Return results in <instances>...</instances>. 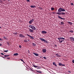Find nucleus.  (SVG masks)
Segmentation results:
<instances>
[{"instance_id": "1", "label": "nucleus", "mask_w": 74, "mask_h": 74, "mask_svg": "<svg viewBox=\"0 0 74 74\" xmlns=\"http://www.w3.org/2000/svg\"><path fill=\"white\" fill-rule=\"evenodd\" d=\"M66 10H64V9L62 8H60L58 10V12H57L56 13V14H58V15H65V13L64 12H62L61 13L60 12H61L62 11V12H64Z\"/></svg>"}, {"instance_id": "2", "label": "nucleus", "mask_w": 74, "mask_h": 74, "mask_svg": "<svg viewBox=\"0 0 74 74\" xmlns=\"http://www.w3.org/2000/svg\"><path fill=\"white\" fill-rule=\"evenodd\" d=\"M29 27L32 30H36V27H35L34 26L29 25Z\"/></svg>"}, {"instance_id": "3", "label": "nucleus", "mask_w": 74, "mask_h": 74, "mask_svg": "<svg viewBox=\"0 0 74 74\" xmlns=\"http://www.w3.org/2000/svg\"><path fill=\"white\" fill-rule=\"evenodd\" d=\"M40 40H41V41H44L45 42H46V43H49V42H48L47 40H45V39L42 38H39Z\"/></svg>"}, {"instance_id": "4", "label": "nucleus", "mask_w": 74, "mask_h": 74, "mask_svg": "<svg viewBox=\"0 0 74 74\" xmlns=\"http://www.w3.org/2000/svg\"><path fill=\"white\" fill-rule=\"evenodd\" d=\"M19 37H21V38H25V36L24 35L22 34H19Z\"/></svg>"}, {"instance_id": "5", "label": "nucleus", "mask_w": 74, "mask_h": 74, "mask_svg": "<svg viewBox=\"0 0 74 74\" xmlns=\"http://www.w3.org/2000/svg\"><path fill=\"white\" fill-rule=\"evenodd\" d=\"M27 36H28V37H29L31 38H32V39H34V37L33 36H32L31 35H30L28 34H27Z\"/></svg>"}, {"instance_id": "6", "label": "nucleus", "mask_w": 74, "mask_h": 74, "mask_svg": "<svg viewBox=\"0 0 74 74\" xmlns=\"http://www.w3.org/2000/svg\"><path fill=\"white\" fill-rule=\"evenodd\" d=\"M33 21H34V19H32L29 21V24H32V23L33 22Z\"/></svg>"}, {"instance_id": "7", "label": "nucleus", "mask_w": 74, "mask_h": 74, "mask_svg": "<svg viewBox=\"0 0 74 74\" xmlns=\"http://www.w3.org/2000/svg\"><path fill=\"white\" fill-rule=\"evenodd\" d=\"M41 33L42 34H47V31H42Z\"/></svg>"}, {"instance_id": "8", "label": "nucleus", "mask_w": 74, "mask_h": 74, "mask_svg": "<svg viewBox=\"0 0 74 74\" xmlns=\"http://www.w3.org/2000/svg\"><path fill=\"white\" fill-rule=\"evenodd\" d=\"M29 31L31 33H33V29H30V28H29Z\"/></svg>"}, {"instance_id": "9", "label": "nucleus", "mask_w": 74, "mask_h": 74, "mask_svg": "<svg viewBox=\"0 0 74 74\" xmlns=\"http://www.w3.org/2000/svg\"><path fill=\"white\" fill-rule=\"evenodd\" d=\"M58 18H59L60 19H63V20H65V19L64 18H63L61 17H60V16H58Z\"/></svg>"}, {"instance_id": "10", "label": "nucleus", "mask_w": 74, "mask_h": 74, "mask_svg": "<svg viewBox=\"0 0 74 74\" xmlns=\"http://www.w3.org/2000/svg\"><path fill=\"white\" fill-rule=\"evenodd\" d=\"M46 51H47V49H42V52H43L44 53H45Z\"/></svg>"}, {"instance_id": "11", "label": "nucleus", "mask_w": 74, "mask_h": 74, "mask_svg": "<svg viewBox=\"0 0 74 74\" xmlns=\"http://www.w3.org/2000/svg\"><path fill=\"white\" fill-rule=\"evenodd\" d=\"M56 55L57 57H60L61 56L58 54H56Z\"/></svg>"}, {"instance_id": "12", "label": "nucleus", "mask_w": 74, "mask_h": 74, "mask_svg": "<svg viewBox=\"0 0 74 74\" xmlns=\"http://www.w3.org/2000/svg\"><path fill=\"white\" fill-rule=\"evenodd\" d=\"M33 54L35 56H38V54H37L34 52L33 53Z\"/></svg>"}, {"instance_id": "13", "label": "nucleus", "mask_w": 74, "mask_h": 74, "mask_svg": "<svg viewBox=\"0 0 74 74\" xmlns=\"http://www.w3.org/2000/svg\"><path fill=\"white\" fill-rule=\"evenodd\" d=\"M13 55L14 56H18V53H15L13 54Z\"/></svg>"}, {"instance_id": "14", "label": "nucleus", "mask_w": 74, "mask_h": 74, "mask_svg": "<svg viewBox=\"0 0 74 74\" xmlns=\"http://www.w3.org/2000/svg\"><path fill=\"white\" fill-rule=\"evenodd\" d=\"M30 7L31 8H35L36 7V6L35 5H32L31 6H30Z\"/></svg>"}, {"instance_id": "15", "label": "nucleus", "mask_w": 74, "mask_h": 74, "mask_svg": "<svg viewBox=\"0 0 74 74\" xmlns=\"http://www.w3.org/2000/svg\"><path fill=\"white\" fill-rule=\"evenodd\" d=\"M53 65H54L55 66H56V67L57 66V65H56V64H55V62H53Z\"/></svg>"}, {"instance_id": "16", "label": "nucleus", "mask_w": 74, "mask_h": 74, "mask_svg": "<svg viewBox=\"0 0 74 74\" xmlns=\"http://www.w3.org/2000/svg\"><path fill=\"white\" fill-rule=\"evenodd\" d=\"M68 23L69 24V25H71L73 24V23L70 22H68Z\"/></svg>"}, {"instance_id": "17", "label": "nucleus", "mask_w": 74, "mask_h": 74, "mask_svg": "<svg viewBox=\"0 0 74 74\" xmlns=\"http://www.w3.org/2000/svg\"><path fill=\"white\" fill-rule=\"evenodd\" d=\"M33 66L35 67V68H37V67H39L38 66H35V65H34L33 64Z\"/></svg>"}, {"instance_id": "18", "label": "nucleus", "mask_w": 74, "mask_h": 74, "mask_svg": "<svg viewBox=\"0 0 74 74\" xmlns=\"http://www.w3.org/2000/svg\"><path fill=\"white\" fill-rule=\"evenodd\" d=\"M51 11H53V10H55V8H53L52 7L51 8Z\"/></svg>"}, {"instance_id": "19", "label": "nucleus", "mask_w": 74, "mask_h": 74, "mask_svg": "<svg viewBox=\"0 0 74 74\" xmlns=\"http://www.w3.org/2000/svg\"><path fill=\"white\" fill-rule=\"evenodd\" d=\"M62 64L61 63H58V65L59 66H62Z\"/></svg>"}, {"instance_id": "20", "label": "nucleus", "mask_w": 74, "mask_h": 74, "mask_svg": "<svg viewBox=\"0 0 74 74\" xmlns=\"http://www.w3.org/2000/svg\"><path fill=\"white\" fill-rule=\"evenodd\" d=\"M10 55H5L4 56V57H8Z\"/></svg>"}, {"instance_id": "21", "label": "nucleus", "mask_w": 74, "mask_h": 74, "mask_svg": "<svg viewBox=\"0 0 74 74\" xmlns=\"http://www.w3.org/2000/svg\"><path fill=\"white\" fill-rule=\"evenodd\" d=\"M20 60H21V62H23V63H25V62H24V61H23V60H22V59H20Z\"/></svg>"}, {"instance_id": "22", "label": "nucleus", "mask_w": 74, "mask_h": 74, "mask_svg": "<svg viewBox=\"0 0 74 74\" xmlns=\"http://www.w3.org/2000/svg\"><path fill=\"white\" fill-rule=\"evenodd\" d=\"M32 45L34 46H36V44H35L34 43H32Z\"/></svg>"}, {"instance_id": "23", "label": "nucleus", "mask_w": 74, "mask_h": 74, "mask_svg": "<svg viewBox=\"0 0 74 74\" xmlns=\"http://www.w3.org/2000/svg\"><path fill=\"white\" fill-rule=\"evenodd\" d=\"M24 41L25 42H27V40L26 39H25L24 40Z\"/></svg>"}, {"instance_id": "24", "label": "nucleus", "mask_w": 74, "mask_h": 74, "mask_svg": "<svg viewBox=\"0 0 74 74\" xmlns=\"http://www.w3.org/2000/svg\"><path fill=\"white\" fill-rule=\"evenodd\" d=\"M69 32H70V33H73L74 31L73 30H70L69 31Z\"/></svg>"}, {"instance_id": "25", "label": "nucleus", "mask_w": 74, "mask_h": 74, "mask_svg": "<svg viewBox=\"0 0 74 74\" xmlns=\"http://www.w3.org/2000/svg\"><path fill=\"white\" fill-rule=\"evenodd\" d=\"M7 44H8V46H9V45H10V44H9L10 43V42H7Z\"/></svg>"}, {"instance_id": "26", "label": "nucleus", "mask_w": 74, "mask_h": 74, "mask_svg": "<svg viewBox=\"0 0 74 74\" xmlns=\"http://www.w3.org/2000/svg\"><path fill=\"white\" fill-rule=\"evenodd\" d=\"M58 39L59 40H62V38L60 37L58 38Z\"/></svg>"}, {"instance_id": "27", "label": "nucleus", "mask_w": 74, "mask_h": 74, "mask_svg": "<svg viewBox=\"0 0 74 74\" xmlns=\"http://www.w3.org/2000/svg\"><path fill=\"white\" fill-rule=\"evenodd\" d=\"M59 41L60 42V43H62V42H63V41H62V40H59Z\"/></svg>"}, {"instance_id": "28", "label": "nucleus", "mask_w": 74, "mask_h": 74, "mask_svg": "<svg viewBox=\"0 0 74 74\" xmlns=\"http://www.w3.org/2000/svg\"><path fill=\"white\" fill-rule=\"evenodd\" d=\"M5 52H8V50H5L4 51Z\"/></svg>"}, {"instance_id": "29", "label": "nucleus", "mask_w": 74, "mask_h": 74, "mask_svg": "<svg viewBox=\"0 0 74 74\" xmlns=\"http://www.w3.org/2000/svg\"><path fill=\"white\" fill-rule=\"evenodd\" d=\"M73 38L72 37L69 38V39H70V40H71V39H73Z\"/></svg>"}, {"instance_id": "30", "label": "nucleus", "mask_w": 74, "mask_h": 74, "mask_svg": "<svg viewBox=\"0 0 74 74\" xmlns=\"http://www.w3.org/2000/svg\"><path fill=\"white\" fill-rule=\"evenodd\" d=\"M37 72H38V73H41V71H37Z\"/></svg>"}, {"instance_id": "31", "label": "nucleus", "mask_w": 74, "mask_h": 74, "mask_svg": "<svg viewBox=\"0 0 74 74\" xmlns=\"http://www.w3.org/2000/svg\"><path fill=\"white\" fill-rule=\"evenodd\" d=\"M27 1L28 3H30V0H27Z\"/></svg>"}, {"instance_id": "32", "label": "nucleus", "mask_w": 74, "mask_h": 74, "mask_svg": "<svg viewBox=\"0 0 74 74\" xmlns=\"http://www.w3.org/2000/svg\"><path fill=\"white\" fill-rule=\"evenodd\" d=\"M3 38H4V39H7V38H6V37L5 36L3 37Z\"/></svg>"}, {"instance_id": "33", "label": "nucleus", "mask_w": 74, "mask_h": 74, "mask_svg": "<svg viewBox=\"0 0 74 74\" xmlns=\"http://www.w3.org/2000/svg\"><path fill=\"white\" fill-rule=\"evenodd\" d=\"M61 39H62V40H64L65 38H64L62 37V38H61Z\"/></svg>"}, {"instance_id": "34", "label": "nucleus", "mask_w": 74, "mask_h": 74, "mask_svg": "<svg viewBox=\"0 0 74 74\" xmlns=\"http://www.w3.org/2000/svg\"><path fill=\"white\" fill-rule=\"evenodd\" d=\"M62 66H65V65L64 64H62Z\"/></svg>"}, {"instance_id": "35", "label": "nucleus", "mask_w": 74, "mask_h": 74, "mask_svg": "<svg viewBox=\"0 0 74 74\" xmlns=\"http://www.w3.org/2000/svg\"><path fill=\"white\" fill-rule=\"evenodd\" d=\"M14 34H17V33H15V32H14L13 33Z\"/></svg>"}, {"instance_id": "36", "label": "nucleus", "mask_w": 74, "mask_h": 74, "mask_svg": "<svg viewBox=\"0 0 74 74\" xmlns=\"http://www.w3.org/2000/svg\"><path fill=\"white\" fill-rule=\"evenodd\" d=\"M72 62L73 63H74V60H72Z\"/></svg>"}, {"instance_id": "37", "label": "nucleus", "mask_w": 74, "mask_h": 74, "mask_svg": "<svg viewBox=\"0 0 74 74\" xmlns=\"http://www.w3.org/2000/svg\"><path fill=\"white\" fill-rule=\"evenodd\" d=\"M61 23L62 24H64V23H63V22H61Z\"/></svg>"}, {"instance_id": "38", "label": "nucleus", "mask_w": 74, "mask_h": 74, "mask_svg": "<svg viewBox=\"0 0 74 74\" xmlns=\"http://www.w3.org/2000/svg\"><path fill=\"white\" fill-rule=\"evenodd\" d=\"M71 5H74V4H73V3H71Z\"/></svg>"}, {"instance_id": "39", "label": "nucleus", "mask_w": 74, "mask_h": 74, "mask_svg": "<svg viewBox=\"0 0 74 74\" xmlns=\"http://www.w3.org/2000/svg\"><path fill=\"white\" fill-rule=\"evenodd\" d=\"M43 58L44 59H47V58H46V57H43Z\"/></svg>"}, {"instance_id": "40", "label": "nucleus", "mask_w": 74, "mask_h": 74, "mask_svg": "<svg viewBox=\"0 0 74 74\" xmlns=\"http://www.w3.org/2000/svg\"><path fill=\"white\" fill-rule=\"evenodd\" d=\"M19 48H21V45H20L19 46Z\"/></svg>"}, {"instance_id": "41", "label": "nucleus", "mask_w": 74, "mask_h": 74, "mask_svg": "<svg viewBox=\"0 0 74 74\" xmlns=\"http://www.w3.org/2000/svg\"><path fill=\"white\" fill-rule=\"evenodd\" d=\"M54 46L55 47H57V45H54Z\"/></svg>"}, {"instance_id": "42", "label": "nucleus", "mask_w": 74, "mask_h": 74, "mask_svg": "<svg viewBox=\"0 0 74 74\" xmlns=\"http://www.w3.org/2000/svg\"><path fill=\"white\" fill-rule=\"evenodd\" d=\"M6 59H10V58L7 57L6 58Z\"/></svg>"}, {"instance_id": "43", "label": "nucleus", "mask_w": 74, "mask_h": 74, "mask_svg": "<svg viewBox=\"0 0 74 74\" xmlns=\"http://www.w3.org/2000/svg\"><path fill=\"white\" fill-rule=\"evenodd\" d=\"M0 41H3V40L1 39V38H0Z\"/></svg>"}, {"instance_id": "44", "label": "nucleus", "mask_w": 74, "mask_h": 74, "mask_svg": "<svg viewBox=\"0 0 74 74\" xmlns=\"http://www.w3.org/2000/svg\"><path fill=\"white\" fill-rule=\"evenodd\" d=\"M72 40L73 41H74V38H73V39H72Z\"/></svg>"}, {"instance_id": "45", "label": "nucleus", "mask_w": 74, "mask_h": 74, "mask_svg": "<svg viewBox=\"0 0 74 74\" xmlns=\"http://www.w3.org/2000/svg\"><path fill=\"white\" fill-rule=\"evenodd\" d=\"M28 52L29 53H30V51H29V50H28Z\"/></svg>"}, {"instance_id": "46", "label": "nucleus", "mask_w": 74, "mask_h": 74, "mask_svg": "<svg viewBox=\"0 0 74 74\" xmlns=\"http://www.w3.org/2000/svg\"><path fill=\"white\" fill-rule=\"evenodd\" d=\"M0 46H2V44L1 43H0Z\"/></svg>"}, {"instance_id": "47", "label": "nucleus", "mask_w": 74, "mask_h": 74, "mask_svg": "<svg viewBox=\"0 0 74 74\" xmlns=\"http://www.w3.org/2000/svg\"><path fill=\"white\" fill-rule=\"evenodd\" d=\"M1 55H4V54H3V53H1Z\"/></svg>"}, {"instance_id": "48", "label": "nucleus", "mask_w": 74, "mask_h": 74, "mask_svg": "<svg viewBox=\"0 0 74 74\" xmlns=\"http://www.w3.org/2000/svg\"><path fill=\"white\" fill-rule=\"evenodd\" d=\"M2 58H4V59H5V58L4 57H2Z\"/></svg>"}, {"instance_id": "49", "label": "nucleus", "mask_w": 74, "mask_h": 74, "mask_svg": "<svg viewBox=\"0 0 74 74\" xmlns=\"http://www.w3.org/2000/svg\"><path fill=\"white\" fill-rule=\"evenodd\" d=\"M40 69V67L37 68V69Z\"/></svg>"}, {"instance_id": "50", "label": "nucleus", "mask_w": 74, "mask_h": 74, "mask_svg": "<svg viewBox=\"0 0 74 74\" xmlns=\"http://www.w3.org/2000/svg\"><path fill=\"white\" fill-rule=\"evenodd\" d=\"M53 13L54 14H55V12H53Z\"/></svg>"}, {"instance_id": "51", "label": "nucleus", "mask_w": 74, "mask_h": 74, "mask_svg": "<svg viewBox=\"0 0 74 74\" xmlns=\"http://www.w3.org/2000/svg\"><path fill=\"white\" fill-rule=\"evenodd\" d=\"M0 29H1V27H0Z\"/></svg>"}, {"instance_id": "52", "label": "nucleus", "mask_w": 74, "mask_h": 74, "mask_svg": "<svg viewBox=\"0 0 74 74\" xmlns=\"http://www.w3.org/2000/svg\"><path fill=\"white\" fill-rule=\"evenodd\" d=\"M69 73H71V72H70V71H69Z\"/></svg>"}, {"instance_id": "53", "label": "nucleus", "mask_w": 74, "mask_h": 74, "mask_svg": "<svg viewBox=\"0 0 74 74\" xmlns=\"http://www.w3.org/2000/svg\"><path fill=\"white\" fill-rule=\"evenodd\" d=\"M3 1H5V0H3Z\"/></svg>"}, {"instance_id": "54", "label": "nucleus", "mask_w": 74, "mask_h": 74, "mask_svg": "<svg viewBox=\"0 0 74 74\" xmlns=\"http://www.w3.org/2000/svg\"><path fill=\"white\" fill-rule=\"evenodd\" d=\"M62 41H64V40H62Z\"/></svg>"}, {"instance_id": "55", "label": "nucleus", "mask_w": 74, "mask_h": 74, "mask_svg": "<svg viewBox=\"0 0 74 74\" xmlns=\"http://www.w3.org/2000/svg\"><path fill=\"white\" fill-rule=\"evenodd\" d=\"M28 41H29V40H28Z\"/></svg>"}]
</instances>
